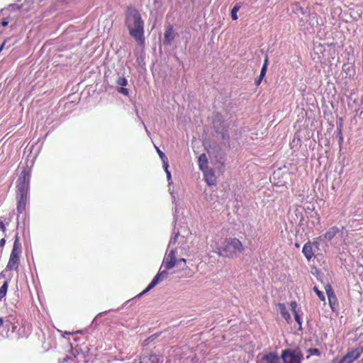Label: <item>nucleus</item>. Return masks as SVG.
I'll use <instances>...</instances> for the list:
<instances>
[{
    "mask_svg": "<svg viewBox=\"0 0 363 363\" xmlns=\"http://www.w3.org/2000/svg\"><path fill=\"white\" fill-rule=\"evenodd\" d=\"M6 272V269H5V270H4V271H2V272H1V277H4V276H5V274H5V272Z\"/></svg>",
    "mask_w": 363,
    "mask_h": 363,
    "instance_id": "39",
    "label": "nucleus"
},
{
    "mask_svg": "<svg viewBox=\"0 0 363 363\" xmlns=\"http://www.w3.org/2000/svg\"><path fill=\"white\" fill-rule=\"evenodd\" d=\"M208 160L207 157L205 154H201L199 157V167L201 170H203L204 169H206L208 167L207 166Z\"/></svg>",
    "mask_w": 363,
    "mask_h": 363,
    "instance_id": "17",
    "label": "nucleus"
},
{
    "mask_svg": "<svg viewBox=\"0 0 363 363\" xmlns=\"http://www.w3.org/2000/svg\"><path fill=\"white\" fill-rule=\"evenodd\" d=\"M328 301H329V304H330L331 308L333 310L334 306L336 302V296H335V294H333V297H331V299H328Z\"/></svg>",
    "mask_w": 363,
    "mask_h": 363,
    "instance_id": "26",
    "label": "nucleus"
},
{
    "mask_svg": "<svg viewBox=\"0 0 363 363\" xmlns=\"http://www.w3.org/2000/svg\"><path fill=\"white\" fill-rule=\"evenodd\" d=\"M342 142H343V137H342V135L338 136V143H339L340 145H341Z\"/></svg>",
    "mask_w": 363,
    "mask_h": 363,
    "instance_id": "35",
    "label": "nucleus"
},
{
    "mask_svg": "<svg viewBox=\"0 0 363 363\" xmlns=\"http://www.w3.org/2000/svg\"><path fill=\"white\" fill-rule=\"evenodd\" d=\"M203 172L204 178L208 186L216 184V179L213 170L208 167L202 170Z\"/></svg>",
    "mask_w": 363,
    "mask_h": 363,
    "instance_id": "12",
    "label": "nucleus"
},
{
    "mask_svg": "<svg viewBox=\"0 0 363 363\" xmlns=\"http://www.w3.org/2000/svg\"><path fill=\"white\" fill-rule=\"evenodd\" d=\"M328 298L331 299V297H333V294H335L330 284H328L325 287Z\"/></svg>",
    "mask_w": 363,
    "mask_h": 363,
    "instance_id": "20",
    "label": "nucleus"
},
{
    "mask_svg": "<svg viewBox=\"0 0 363 363\" xmlns=\"http://www.w3.org/2000/svg\"><path fill=\"white\" fill-rule=\"evenodd\" d=\"M164 170H165L166 174H167V179H168V180H170V179H171V173H170V172H169V171L168 170V168L164 169Z\"/></svg>",
    "mask_w": 363,
    "mask_h": 363,
    "instance_id": "32",
    "label": "nucleus"
},
{
    "mask_svg": "<svg viewBox=\"0 0 363 363\" xmlns=\"http://www.w3.org/2000/svg\"><path fill=\"white\" fill-rule=\"evenodd\" d=\"M262 79L260 78V76L259 77V78L255 80V83L257 85H259L261 82H262Z\"/></svg>",
    "mask_w": 363,
    "mask_h": 363,
    "instance_id": "36",
    "label": "nucleus"
},
{
    "mask_svg": "<svg viewBox=\"0 0 363 363\" xmlns=\"http://www.w3.org/2000/svg\"><path fill=\"white\" fill-rule=\"evenodd\" d=\"M362 351L363 349L362 347H357L349 352L340 359H334L332 363H352L355 359H357L360 356Z\"/></svg>",
    "mask_w": 363,
    "mask_h": 363,
    "instance_id": "9",
    "label": "nucleus"
},
{
    "mask_svg": "<svg viewBox=\"0 0 363 363\" xmlns=\"http://www.w3.org/2000/svg\"><path fill=\"white\" fill-rule=\"evenodd\" d=\"M296 247H300L299 244L296 243Z\"/></svg>",
    "mask_w": 363,
    "mask_h": 363,
    "instance_id": "40",
    "label": "nucleus"
},
{
    "mask_svg": "<svg viewBox=\"0 0 363 363\" xmlns=\"http://www.w3.org/2000/svg\"><path fill=\"white\" fill-rule=\"evenodd\" d=\"M6 243V240L4 238L1 239L0 240V247H3Z\"/></svg>",
    "mask_w": 363,
    "mask_h": 363,
    "instance_id": "33",
    "label": "nucleus"
},
{
    "mask_svg": "<svg viewBox=\"0 0 363 363\" xmlns=\"http://www.w3.org/2000/svg\"><path fill=\"white\" fill-rule=\"evenodd\" d=\"M1 23L3 26H6L9 24V21L6 19H4Z\"/></svg>",
    "mask_w": 363,
    "mask_h": 363,
    "instance_id": "34",
    "label": "nucleus"
},
{
    "mask_svg": "<svg viewBox=\"0 0 363 363\" xmlns=\"http://www.w3.org/2000/svg\"><path fill=\"white\" fill-rule=\"evenodd\" d=\"M9 287V281H5L3 285L0 287V301H1L6 294Z\"/></svg>",
    "mask_w": 363,
    "mask_h": 363,
    "instance_id": "19",
    "label": "nucleus"
},
{
    "mask_svg": "<svg viewBox=\"0 0 363 363\" xmlns=\"http://www.w3.org/2000/svg\"><path fill=\"white\" fill-rule=\"evenodd\" d=\"M176 253L177 247H172L170 249L169 252L166 254L163 259L159 272L153 278L146 289L140 293L138 296H136L135 298H140L143 296L144 294L153 289L159 282L167 279L169 276L168 270L172 269L174 266L180 267L182 269H184V267L187 268L186 266V259L184 258L177 259Z\"/></svg>",
    "mask_w": 363,
    "mask_h": 363,
    "instance_id": "1",
    "label": "nucleus"
},
{
    "mask_svg": "<svg viewBox=\"0 0 363 363\" xmlns=\"http://www.w3.org/2000/svg\"><path fill=\"white\" fill-rule=\"evenodd\" d=\"M175 38V33L172 25L169 24L166 26L164 34L163 44L164 45H170Z\"/></svg>",
    "mask_w": 363,
    "mask_h": 363,
    "instance_id": "10",
    "label": "nucleus"
},
{
    "mask_svg": "<svg viewBox=\"0 0 363 363\" xmlns=\"http://www.w3.org/2000/svg\"><path fill=\"white\" fill-rule=\"evenodd\" d=\"M20 323L16 317L9 315L5 318L0 317V333L6 337H18L20 335Z\"/></svg>",
    "mask_w": 363,
    "mask_h": 363,
    "instance_id": "4",
    "label": "nucleus"
},
{
    "mask_svg": "<svg viewBox=\"0 0 363 363\" xmlns=\"http://www.w3.org/2000/svg\"><path fill=\"white\" fill-rule=\"evenodd\" d=\"M30 175L28 172L23 170L16 182V196H28V189Z\"/></svg>",
    "mask_w": 363,
    "mask_h": 363,
    "instance_id": "7",
    "label": "nucleus"
},
{
    "mask_svg": "<svg viewBox=\"0 0 363 363\" xmlns=\"http://www.w3.org/2000/svg\"><path fill=\"white\" fill-rule=\"evenodd\" d=\"M21 243L18 234L15 236V240L11 252L6 271L17 270L20 264V254L21 252Z\"/></svg>",
    "mask_w": 363,
    "mask_h": 363,
    "instance_id": "6",
    "label": "nucleus"
},
{
    "mask_svg": "<svg viewBox=\"0 0 363 363\" xmlns=\"http://www.w3.org/2000/svg\"><path fill=\"white\" fill-rule=\"evenodd\" d=\"M340 232L337 227L333 226L330 228L325 234V238L328 241H331L333 238Z\"/></svg>",
    "mask_w": 363,
    "mask_h": 363,
    "instance_id": "16",
    "label": "nucleus"
},
{
    "mask_svg": "<svg viewBox=\"0 0 363 363\" xmlns=\"http://www.w3.org/2000/svg\"><path fill=\"white\" fill-rule=\"evenodd\" d=\"M16 199L18 200L17 211L18 213H23L26 210L28 196H16Z\"/></svg>",
    "mask_w": 363,
    "mask_h": 363,
    "instance_id": "13",
    "label": "nucleus"
},
{
    "mask_svg": "<svg viewBox=\"0 0 363 363\" xmlns=\"http://www.w3.org/2000/svg\"><path fill=\"white\" fill-rule=\"evenodd\" d=\"M125 24L130 35L139 45L145 44L144 21L140 12L132 6H128L125 15Z\"/></svg>",
    "mask_w": 363,
    "mask_h": 363,
    "instance_id": "2",
    "label": "nucleus"
},
{
    "mask_svg": "<svg viewBox=\"0 0 363 363\" xmlns=\"http://www.w3.org/2000/svg\"><path fill=\"white\" fill-rule=\"evenodd\" d=\"M313 245L318 248V243L317 242L311 243L308 241L303 247L302 252L308 261L313 257L314 255Z\"/></svg>",
    "mask_w": 363,
    "mask_h": 363,
    "instance_id": "11",
    "label": "nucleus"
},
{
    "mask_svg": "<svg viewBox=\"0 0 363 363\" xmlns=\"http://www.w3.org/2000/svg\"><path fill=\"white\" fill-rule=\"evenodd\" d=\"M139 363H143V362H140Z\"/></svg>",
    "mask_w": 363,
    "mask_h": 363,
    "instance_id": "41",
    "label": "nucleus"
},
{
    "mask_svg": "<svg viewBox=\"0 0 363 363\" xmlns=\"http://www.w3.org/2000/svg\"><path fill=\"white\" fill-rule=\"evenodd\" d=\"M313 291H315V293L317 294V296H318V298L321 300V301H325V296H324V294L320 291L316 286H314L313 288Z\"/></svg>",
    "mask_w": 363,
    "mask_h": 363,
    "instance_id": "23",
    "label": "nucleus"
},
{
    "mask_svg": "<svg viewBox=\"0 0 363 363\" xmlns=\"http://www.w3.org/2000/svg\"><path fill=\"white\" fill-rule=\"evenodd\" d=\"M290 307H291V310L293 311L294 313H295L296 312H298L296 310V308H297V303H296V301H291V303H290Z\"/></svg>",
    "mask_w": 363,
    "mask_h": 363,
    "instance_id": "27",
    "label": "nucleus"
},
{
    "mask_svg": "<svg viewBox=\"0 0 363 363\" xmlns=\"http://www.w3.org/2000/svg\"><path fill=\"white\" fill-rule=\"evenodd\" d=\"M294 318H295L296 322L299 325L298 329L300 330H302V328H301L302 322H301V318L300 315L298 314V312H296L295 313H294Z\"/></svg>",
    "mask_w": 363,
    "mask_h": 363,
    "instance_id": "24",
    "label": "nucleus"
},
{
    "mask_svg": "<svg viewBox=\"0 0 363 363\" xmlns=\"http://www.w3.org/2000/svg\"><path fill=\"white\" fill-rule=\"evenodd\" d=\"M267 67H266V65H263L261 72H260V74H259L261 79H263L264 77L266 72H267Z\"/></svg>",
    "mask_w": 363,
    "mask_h": 363,
    "instance_id": "28",
    "label": "nucleus"
},
{
    "mask_svg": "<svg viewBox=\"0 0 363 363\" xmlns=\"http://www.w3.org/2000/svg\"><path fill=\"white\" fill-rule=\"evenodd\" d=\"M116 83L118 85L121 86V87L125 86L128 84V81L125 77H118Z\"/></svg>",
    "mask_w": 363,
    "mask_h": 363,
    "instance_id": "22",
    "label": "nucleus"
},
{
    "mask_svg": "<svg viewBox=\"0 0 363 363\" xmlns=\"http://www.w3.org/2000/svg\"><path fill=\"white\" fill-rule=\"evenodd\" d=\"M9 6H10V7L17 6V7H18V9H19V6H17L16 4H10V5H9Z\"/></svg>",
    "mask_w": 363,
    "mask_h": 363,
    "instance_id": "38",
    "label": "nucleus"
},
{
    "mask_svg": "<svg viewBox=\"0 0 363 363\" xmlns=\"http://www.w3.org/2000/svg\"><path fill=\"white\" fill-rule=\"evenodd\" d=\"M0 230L2 232H5L6 231V227H5L4 223L1 221V219H0Z\"/></svg>",
    "mask_w": 363,
    "mask_h": 363,
    "instance_id": "31",
    "label": "nucleus"
},
{
    "mask_svg": "<svg viewBox=\"0 0 363 363\" xmlns=\"http://www.w3.org/2000/svg\"><path fill=\"white\" fill-rule=\"evenodd\" d=\"M118 91L125 96H128V93H129L128 89H126L125 87H121L120 89L118 90Z\"/></svg>",
    "mask_w": 363,
    "mask_h": 363,
    "instance_id": "29",
    "label": "nucleus"
},
{
    "mask_svg": "<svg viewBox=\"0 0 363 363\" xmlns=\"http://www.w3.org/2000/svg\"><path fill=\"white\" fill-rule=\"evenodd\" d=\"M245 250L244 245L236 238H227L218 249V255L227 258H238Z\"/></svg>",
    "mask_w": 363,
    "mask_h": 363,
    "instance_id": "3",
    "label": "nucleus"
},
{
    "mask_svg": "<svg viewBox=\"0 0 363 363\" xmlns=\"http://www.w3.org/2000/svg\"><path fill=\"white\" fill-rule=\"evenodd\" d=\"M308 352L310 355H316V356L320 355V352L317 348H310V349H308Z\"/></svg>",
    "mask_w": 363,
    "mask_h": 363,
    "instance_id": "25",
    "label": "nucleus"
},
{
    "mask_svg": "<svg viewBox=\"0 0 363 363\" xmlns=\"http://www.w3.org/2000/svg\"><path fill=\"white\" fill-rule=\"evenodd\" d=\"M337 136L342 135V125L341 124L337 125Z\"/></svg>",
    "mask_w": 363,
    "mask_h": 363,
    "instance_id": "30",
    "label": "nucleus"
},
{
    "mask_svg": "<svg viewBox=\"0 0 363 363\" xmlns=\"http://www.w3.org/2000/svg\"><path fill=\"white\" fill-rule=\"evenodd\" d=\"M277 307L282 318H284L287 321V323H289V321L291 320V315L286 306L284 303H278Z\"/></svg>",
    "mask_w": 363,
    "mask_h": 363,
    "instance_id": "14",
    "label": "nucleus"
},
{
    "mask_svg": "<svg viewBox=\"0 0 363 363\" xmlns=\"http://www.w3.org/2000/svg\"><path fill=\"white\" fill-rule=\"evenodd\" d=\"M156 149H157V152L160 159L162 161L164 169L168 168L169 167V164H168V159H167V157H166L164 153L163 152H162L158 147H156Z\"/></svg>",
    "mask_w": 363,
    "mask_h": 363,
    "instance_id": "18",
    "label": "nucleus"
},
{
    "mask_svg": "<svg viewBox=\"0 0 363 363\" xmlns=\"http://www.w3.org/2000/svg\"><path fill=\"white\" fill-rule=\"evenodd\" d=\"M191 235V233L187 226H182L180 230L177 232H174V236L169 240L168 249L170 250L171 247L177 242L178 245H180V248L186 250V247H188L186 246V242Z\"/></svg>",
    "mask_w": 363,
    "mask_h": 363,
    "instance_id": "5",
    "label": "nucleus"
},
{
    "mask_svg": "<svg viewBox=\"0 0 363 363\" xmlns=\"http://www.w3.org/2000/svg\"><path fill=\"white\" fill-rule=\"evenodd\" d=\"M263 65H266V67H267V65H268V57L267 56H266Z\"/></svg>",
    "mask_w": 363,
    "mask_h": 363,
    "instance_id": "37",
    "label": "nucleus"
},
{
    "mask_svg": "<svg viewBox=\"0 0 363 363\" xmlns=\"http://www.w3.org/2000/svg\"><path fill=\"white\" fill-rule=\"evenodd\" d=\"M281 357L284 363H301L303 354L298 350H285L282 352Z\"/></svg>",
    "mask_w": 363,
    "mask_h": 363,
    "instance_id": "8",
    "label": "nucleus"
},
{
    "mask_svg": "<svg viewBox=\"0 0 363 363\" xmlns=\"http://www.w3.org/2000/svg\"><path fill=\"white\" fill-rule=\"evenodd\" d=\"M267 363H280V359L279 356L273 352L265 354L263 358Z\"/></svg>",
    "mask_w": 363,
    "mask_h": 363,
    "instance_id": "15",
    "label": "nucleus"
},
{
    "mask_svg": "<svg viewBox=\"0 0 363 363\" xmlns=\"http://www.w3.org/2000/svg\"><path fill=\"white\" fill-rule=\"evenodd\" d=\"M239 9H240V6L235 5L231 10V18L233 20L238 19L237 12L238 11Z\"/></svg>",
    "mask_w": 363,
    "mask_h": 363,
    "instance_id": "21",
    "label": "nucleus"
}]
</instances>
